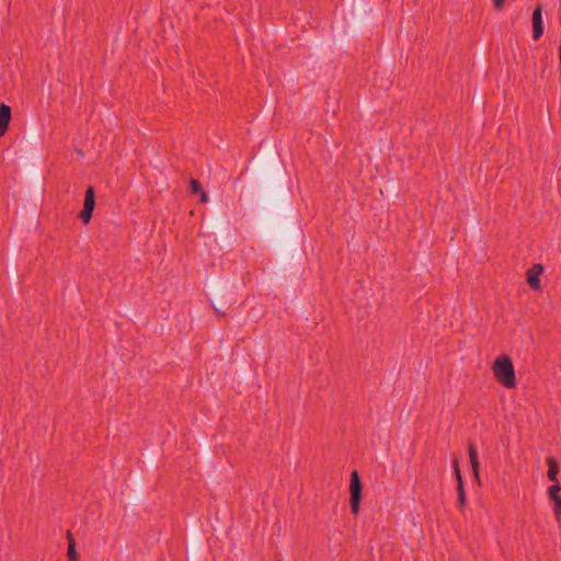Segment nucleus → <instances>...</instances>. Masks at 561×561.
<instances>
[{"instance_id":"nucleus-1","label":"nucleus","mask_w":561,"mask_h":561,"mask_svg":"<svg viewBox=\"0 0 561 561\" xmlns=\"http://www.w3.org/2000/svg\"><path fill=\"white\" fill-rule=\"evenodd\" d=\"M495 379L508 389L516 387L515 369L512 359L506 356L497 357L492 366Z\"/></svg>"},{"instance_id":"nucleus-2","label":"nucleus","mask_w":561,"mask_h":561,"mask_svg":"<svg viewBox=\"0 0 561 561\" xmlns=\"http://www.w3.org/2000/svg\"><path fill=\"white\" fill-rule=\"evenodd\" d=\"M351 510L353 514H357L359 510L362 484L357 471H353L351 476Z\"/></svg>"},{"instance_id":"nucleus-3","label":"nucleus","mask_w":561,"mask_h":561,"mask_svg":"<svg viewBox=\"0 0 561 561\" xmlns=\"http://www.w3.org/2000/svg\"><path fill=\"white\" fill-rule=\"evenodd\" d=\"M543 273L541 264H534L526 273L527 284L535 290L541 289L540 275Z\"/></svg>"},{"instance_id":"nucleus-4","label":"nucleus","mask_w":561,"mask_h":561,"mask_svg":"<svg viewBox=\"0 0 561 561\" xmlns=\"http://www.w3.org/2000/svg\"><path fill=\"white\" fill-rule=\"evenodd\" d=\"M543 33L542 8L540 4L533 12V39L538 41Z\"/></svg>"},{"instance_id":"nucleus-5","label":"nucleus","mask_w":561,"mask_h":561,"mask_svg":"<svg viewBox=\"0 0 561 561\" xmlns=\"http://www.w3.org/2000/svg\"><path fill=\"white\" fill-rule=\"evenodd\" d=\"M11 121V108L4 103L0 104V138L5 134Z\"/></svg>"},{"instance_id":"nucleus-6","label":"nucleus","mask_w":561,"mask_h":561,"mask_svg":"<svg viewBox=\"0 0 561 561\" xmlns=\"http://www.w3.org/2000/svg\"><path fill=\"white\" fill-rule=\"evenodd\" d=\"M547 465H548V472H547L548 479L552 482H559L558 481L559 463H558L557 459H554L553 457H548Z\"/></svg>"},{"instance_id":"nucleus-7","label":"nucleus","mask_w":561,"mask_h":561,"mask_svg":"<svg viewBox=\"0 0 561 561\" xmlns=\"http://www.w3.org/2000/svg\"><path fill=\"white\" fill-rule=\"evenodd\" d=\"M190 186H191V193L192 194H201V202L202 203H206L208 202V196L207 194L202 190V186L199 184V182L195 179H192L191 182H190Z\"/></svg>"},{"instance_id":"nucleus-8","label":"nucleus","mask_w":561,"mask_h":561,"mask_svg":"<svg viewBox=\"0 0 561 561\" xmlns=\"http://www.w3.org/2000/svg\"><path fill=\"white\" fill-rule=\"evenodd\" d=\"M457 495H458V506L463 508L467 504L465 486L462 478H459V483H457Z\"/></svg>"},{"instance_id":"nucleus-9","label":"nucleus","mask_w":561,"mask_h":561,"mask_svg":"<svg viewBox=\"0 0 561 561\" xmlns=\"http://www.w3.org/2000/svg\"><path fill=\"white\" fill-rule=\"evenodd\" d=\"M67 538H68V558L71 561H77L78 554L76 551V542H75V539L72 538V535L70 534V531H68Z\"/></svg>"},{"instance_id":"nucleus-10","label":"nucleus","mask_w":561,"mask_h":561,"mask_svg":"<svg viewBox=\"0 0 561 561\" xmlns=\"http://www.w3.org/2000/svg\"><path fill=\"white\" fill-rule=\"evenodd\" d=\"M94 206H95L94 190H93V187L90 186L85 191V197H84V205H83V207H88V208H91V209L94 210Z\"/></svg>"},{"instance_id":"nucleus-11","label":"nucleus","mask_w":561,"mask_h":561,"mask_svg":"<svg viewBox=\"0 0 561 561\" xmlns=\"http://www.w3.org/2000/svg\"><path fill=\"white\" fill-rule=\"evenodd\" d=\"M561 491V485L559 482H553L552 485L548 488V496L550 500H554L559 496V492Z\"/></svg>"},{"instance_id":"nucleus-12","label":"nucleus","mask_w":561,"mask_h":561,"mask_svg":"<svg viewBox=\"0 0 561 561\" xmlns=\"http://www.w3.org/2000/svg\"><path fill=\"white\" fill-rule=\"evenodd\" d=\"M93 209L83 207V209L80 211L79 217L84 224H88L91 220Z\"/></svg>"},{"instance_id":"nucleus-13","label":"nucleus","mask_w":561,"mask_h":561,"mask_svg":"<svg viewBox=\"0 0 561 561\" xmlns=\"http://www.w3.org/2000/svg\"><path fill=\"white\" fill-rule=\"evenodd\" d=\"M553 502V514L558 520L561 519V497L551 500Z\"/></svg>"},{"instance_id":"nucleus-14","label":"nucleus","mask_w":561,"mask_h":561,"mask_svg":"<svg viewBox=\"0 0 561 561\" xmlns=\"http://www.w3.org/2000/svg\"><path fill=\"white\" fill-rule=\"evenodd\" d=\"M468 451H469L470 462L478 461V453H477L476 447L472 444L469 445V450Z\"/></svg>"},{"instance_id":"nucleus-15","label":"nucleus","mask_w":561,"mask_h":561,"mask_svg":"<svg viewBox=\"0 0 561 561\" xmlns=\"http://www.w3.org/2000/svg\"><path fill=\"white\" fill-rule=\"evenodd\" d=\"M453 467H454L455 476L457 479V483H459V478H462V477H461V472H460V468H459L457 459L454 460Z\"/></svg>"},{"instance_id":"nucleus-16","label":"nucleus","mask_w":561,"mask_h":561,"mask_svg":"<svg viewBox=\"0 0 561 561\" xmlns=\"http://www.w3.org/2000/svg\"><path fill=\"white\" fill-rule=\"evenodd\" d=\"M470 463H471V468L473 471V476H474L476 480L479 481V461L470 462Z\"/></svg>"},{"instance_id":"nucleus-17","label":"nucleus","mask_w":561,"mask_h":561,"mask_svg":"<svg viewBox=\"0 0 561 561\" xmlns=\"http://www.w3.org/2000/svg\"><path fill=\"white\" fill-rule=\"evenodd\" d=\"M492 1H493V5L495 9H501L503 7L504 0H492Z\"/></svg>"}]
</instances>
